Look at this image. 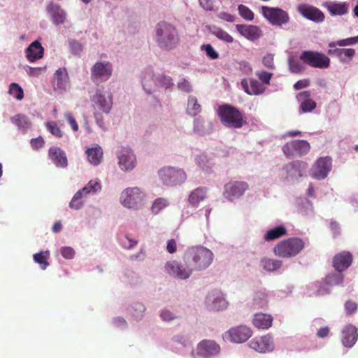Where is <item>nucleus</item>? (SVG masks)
I'll return each mask as SVG.
<instances>
[{
    "label": "nucleus",
    "mask_w": 358,
    "mask_h": 358,
    "mask_svg": "<svg viewBox=\"0 0 358 358\" xmlns=\"http://www.w3.org/2000/svg\"><path fill=\"white\" fill-rule=\"evenodd\" d=\"M211 33L217 38L224 42L232 43L234 41L233 37L221 28L213 27V29L211 30Z\"/></svg>",
    "instance_id": "39"
},
{
    "label": "nucleus",
    "mask_w": 358,
    "mask_h": 358,
    "mask_svg": "<svg viewBox=\"0 0 358 358\" xmlns=\"http://www.w3.org/2000/svg\"><path fill=\"white\" fill-rule=\"evenodd\" d=\"M47 129L55 137L62 138L63 132L57 124L54 121L48 122L45 124Z\"/></svg>",
    "instance_id": "44"
},
{
    "label": "nucleus",
    "mask_w": 358,
    "mask_h": 358,
    "mask_svg": "<svg viewBox=\"0 0 358 358\" xmlns=\"http://www.w3.org/2000/svg\"><path fill=\"white\" fill-rule=\"evenodd\" d=\"M357 309V303L352 300H348L345 303V310L346 314L351 315L354 314Z\"/></svg>",
    "instance_id": "51"
},
{
    "label": "nucleus",
    "mask_w": 358,
    "mask_h": 358,
    "mask_svg": "<svg viewBox=\"0 0 358 358\" xmlns=\"http://www.w3.org/2000/svg\"><path fill=\"white\" fill-rule=\"evenodd\" d=\"M250 347L259 352H271L273 350V343L271 337L268 335L252 339Z\"/></svg>",
    "instance_id": "19"
},
{
    "label": "nucleus",
    "mask_w": 358,
    "mask_h": 358,
    "mask_svg": "<svg viewBox=\"0 0 358 358\" xmlns=\"http://www.w3.org/2000/svg\"><path fill=\"white\" fill-rule=\"evenodd\" d=\"M159 176L162 182L169 186L180 185L187 179L186 173L183 169L166 166L161 169Z\"/></svg>",
    "instance_id": "7"
},
{
    "label": "nucleus",
    "mask_w": 358,
    "mask_h": 358,
    "mask_svg": "<svg viewBox=\"0 0 358 358\" xmlns=\"http://www.w3.org/2000/svg\"><path fill=\"white\" fill-rule=\"evenodd\" d=\"M264 66L271 70L275 69L274 56L272 54H266L262 59Z\"/></svg>",
    "instance_id": "49"
},
{
    "label": "nucleus",
    "mask_w": 358,
    "mask_h": 358,
    "mask_svg": "<svg viewBox=\"0 0 358 358\" xmlns=\"http://www.w3.org/2000/svg\"><path fill=\"white\" fill-rule=\"evenodd\" d=\"M273 317L265 313H257L254 316L253 325L257 329H266L272 325Z\"/></svg>",
    "instance_id": "29"
},
{
    "label": "nucleus",
    "mask_w": 358,
    "mask_h": 358,
    "mask_svg": "<svg viewBox=\"0 0 358 358\" xmlns=\"http://www.w3.org/2000/svg\"><path fill=\"white\" fill-rule=\"evenodd\" d=\"M8 93L17 100H22L24 98V92L22 88L17 83H11L9 87Z\"/></svg>",
    "instance_id": "42"
},
{
    "label": "nucleus",
    "mask_w": 358,
    "mask_h": 358,
    "mask_svg": "<svg viewBox=\"0 0 358 358\" xmlns=\"http://www.w3.org/2000/svg\"><path fill=\"white\" fill-rule=\"evenodd\" d=\"M92 101L96 107L105 113H108L113 106V96L111 94L107 96L102 94L100 91H96L92 98Z\"/></svg>",
    "instance_id": "21"
},
{
    "label": "nucleus",
    "mask_w": 358,
    "mask_h": 358,
    "mask_svg": "<svg viewBox=\"0 0 358 358\" xmlns=\"http://www.w3.org/2000/svg\"><path fill=\"white\" fill-rule=\"evenodd\" d=\"M122 244L124 248L130 250L137 244V241L129 238L127 236H126L125 241H122Z\"/></svg>",
    "instance_id": "62"
},
{
    "label": "nucleus",
    "mask_w": 358,
    "mask_h": 358,
    "mask_svg": "<svg viewBox=\"0 0 358 358\" xmlns=\"http://www.w3.org/2000/svg\"><path fill=\"white\" fill-rule=\"evenodd\" d=\"M213 252L203 246L189 248L183 255V260L192 265L193 270H203L212 263Z\"/></svg>",
    "instance_id": "2"
},
{
    "label": "nucleus",
    "mask_w": 358,
    "mask_h": 358,
    "mask_svg": "<svg viewBox=\"0 0 358 358\" xmlns=\"http://www.w3.org/2000/svg\"><path fill=\"white\" fill-rule=\"evenodd\" d=\"M201 49L205 51L206 55L211 59H216L219 57L218 53L210 44L203 45Z\"/></svg>",
    "instance_id": "48"
},
{
    "label": "nucleus",
    "mask_w": 358,
    "mask_h": 358,
    "mask_svg": "<svg viewBox=\"0 0 358 358\" xmlns=\"http://www.w3.org/2000/svg\"><path fill=\"white\" fill-rule=\"evenodd\" d=\"M239 69L246 75L252 73V69L250 64L245 61L241 62L239 63Z\"/></svg>",
    "instance_id": "58"
},
{
    "label": "nucleus",
    "mask_w": 358,
    "mask_h": 358,
    "mask_svg": "<svg viewBox=\"0 0 358 358\" xmlns=\"http://www.w3.org/2000/svg\"><path fill=\"white\" fill-rule=\"evenodd\" d=\"M261 265L266 271H274L281 266V262L268 258H264L261 261Z\"/></svg>",
    "instance_id": "37"
},
{
    "label": "nucleus",
    "mask_w": 358,
    "mask_h": 358,
    "mask_svg": "<svg viewBox=\"0 0 358 358\" xmlns=\"http://www.w3.org/2000/svg\"><path fill=\"white\" fill-rule=\"evenodd\" d=\"M197 353L205 358L216 355L220 352V348L215 341L210 340H203L196 348Z\"/></svg>",
    "instance_id": "15"
},
{
    "label": "nucleus",
    "mask_w": 358,
    "mask_h": 358,
    "mask_svg": "<svg viewBox=\"0 0 358 358\" xmlns=\"http://www.w3.org/2000/svg\"><path fill=\"white\" fill-rule=\"evenodd\" d=\"M267 303L266 295L264 292H257L253 297L254 308H264Z\"/></svg>",
    "instance_id": "43"
},
{
    "label": "nucleus",
    "mask_w": 358,
    "mask_h": 358,
    "mask_svg": "<svg viewBox=\"0 0 358 358\" xmlns=\"http://www.w3.org/2000/svg\"><path fill=\"white\" fill-rule=\"evenodd\" d=\"M178 87L179 90L185 92H190L192 91V86L190 83L185 78L182 79L178 83Z\"/></svg>",
    "instance_id": "55"
},
{
    "label": "nucleus",
    "mask_w": 358,
    "mask_h": 358,
    "mask_svg": "<svg viewBox=\"0 0 358 358\" xmlns=\"http://www.w3.org/2000/svg\"><path fill=\"white\" fill-rule=\"evenodd\" d=\"M11 120L20 129L23 131L27 130L31 126V122L24 115H16L11 118Z\"/></svg>",
    "instance_id": "36"
},
{
    "label": "nucleus",
    "mask_w": 358,
    "mask_h": 358,
    "mask_svg": "<svg viewBox=\"0 0 358 358\" xmlns=\"http://www.w3.org/2000/svg\"><path fill=\"white\" fill-rule=\"evenodd\" d=\"M231 341L234 343H243L252 336V330L244 325L231 328L227 332Z\"/></svg>",
    "instance_id": "18"
},
{
    "label": "nucleus",
    "mask_w": 358,
    "mask_h": 358,
    "mask_svg": "<svg viewBox=\"0 0 358 358\" xmlns=\"http://www.w3.org/2000/svg\"><path fill=\"white\" fill-rule=\"evenodd\" d=\"M237 31L246 38L253 41L261 35L259 28L255 25L236 24Z\"/></svg>",
    "instance_id": "26"
},
{
    "label": "nucleus",
    "mask_w": 358,
    "mask_h": 358,
    "mask_svg": "<svg viewBox=\"0 0 358 358\" xmlns=\"http://www.w3.org/2000/svg\"><path fill=\"white\" fill-rule=\"evenodd\" d=\"M310 149L309 143L304 140L292 141L282 147L283 153L287 157L304 155L310 151Z\"/></svg>",
    "instance_id": "12"
},
{
    "label": "nucleus",
    "mask_w": 358,
    "mask_h": 358,
    "mask_svg": "<svg viewBox=\"0 0 358 358\" xmlns=\"http://www.w3.org/2000/svg\"><path fill=\"white\" fill-rule=\"evenodd\" d=\"M56 87L59 90H65L69 83V78L65 68H60L55 72Z\"/></svg>",
    "instance_id": "30"
},
{
    "label": "nucleus",
    "mask_w": 358,
    "mask_h": 358,
    "mask_svg": "<svg viewBox=\"0 0 358 358\" xmlns=\"http://www.w3.org/2000/svg\"><path fill=\"white\" fill-rule=\"evenodd\" d=\"M302 62L313 68L327 69L330 66V59L317 51L304 50L300 55Z\"/></svg>",
    "instance_id": "8"
},
{
    "label": "nucleus",
    "mask_w": 358,
    "mask_h": 358,
    "mask_svg": "<svg viewBox=\"0 0 358 358\" xmlns=\"http://www.w3.org/2000/svg\"><path fill=\"white\" fill-rule=\"evenodd\" d=\"M65 117L69 124L71 126L72 129L74 131H77L78 130V124L74 117L71 113H66Z\"/></svg>",
    "instance_id": "59"
},
{
    "label": "nucleus",
    "mask_w": 358,
    "mask_h": 358,
    "mask_svg": "<svg viewBox=\"0 0 358 358\" xmlns=\"http://www.w3.org/2000/svg\"><path fill=\"white\" fill-rule=\"evenodd\" d=\"M166 250L171 254H173V253L176 252V250H177V244H176V241L174 239H171V240H169L168 241L167 246H166Z\"/></svg>",
    "instance_id": "63"
},
{
    "label": "nucleus",
    "mask_w": 358,
    "mask_h": 358,
    "mask_svg": "<svg viewBox=\"0 0 358 358\" xmlns=\"http://www.w3.org/2000/svg\"><path fill=\"white\" fill-rule=\"evenodd\" d=\"M358 338L357 329L352 325L348 324L344 327L342 331V343L346 348L352 347L357 342Z\"/></svg>",
    "instance_id": "24"
},
{
    "label": "nucleus",
    "mask_w": 358,
    "mask_h": 358,
    "mask_svg": "<svg viewBox=\"0 0 358 358\" xmlns=\"http://www.w3.org/2000/svg\"><path fill=\"white\" fill-rule=\"evenodd\" d=\"M331 169V159L329 157H320L310 169L313 178L321 180L325 178Z\"/></svg>",
    "instance_id": "13"
},
{
    "label": "nucleus",
    "mask_w": 358,
    "mask_h": 358,
    "mask_svg": "<svg viewBox=\"0 0 358 358\" xmlns=\"http://www.w3.org/2000/svg\"><path fill=\"white\" fill-rule=\"evenodd\" d=\"M169 202L166 199H156L151 206V211L154 214H158L162 209L168 206Z\"/></svg>",
    "instance_id": "41"
},
{
    "label": "nucleus",
    "mask_w": 358,
    "mask_h": 358,
    "mask_svg": "<svg viewBox=\"0 0 358 358\" xmlns=\"http://www.w3.org/2000/svg\"><path fill=\"white\" fill-rule=\"evenodd\" d=\"M86 154L89 162L94 166L99 164L103 158V150L99 145L88 148L86 151Z\"/></svg>",
    "instance_id": "31"
},
{
    "label": "nucleus",
    "mask_w": 358,
    "mask_h": 358,
    "mask_svg": "<svg viewBox=\"0 0 358 358\" xmlns=\"http://www.w3.org/2000/svg\"><path fill=\"white\" fill-rule=\"evenodd\" d=\"M196 162L199 164V166L203 170L207 171L210 166L208 165L209 160L206 155H198L196 157Z\"/></svg>",
    "instance_id": "50"
},
{
    "label": "nucleus",
    "mask_w": 358,
    "mask_h": 358,
    "mask_svg": "<svg viewBox=\"0 0 358 358\" xmlns=\"http://www.w3.org/2000/svg\"><path fill=\"white\" fill-rule=\"evenodd\" d=\"M47 11L51 16V19L55 24H59L64 22L66 20L65 13L58 5L50 3L47 6Z\"/></svg>",
    "instance_id": "28"
},
{
    "label": "nucleus",
    "mask_w": 358,
    "mask_h": 358,
    "mask_svg": "<svg viewBox=\"0 0 358 358\" xmlns=\"http://www.w3.org/2000/svg\"><path fill=\"white\" fill-rule=\"evenodd\" d=\"M69 47L71 52L74 55H78L83 50V46L81 43L76 40L69 41Z\"/></svg>",
    "instance_id": "52"
},
{
    "label": "nucleus",
    "mask_w": 358,
    "mask_h": 358,
    "mask_svg": "<svg viewBox=\"0 0 358 358\" xmlns=\"http://www.w3.org/2000/svg\"><path fill=\"white\" fill-rule=\"evenodd\" d=\"M30 144L34 150H38L44 146L45 141L41 136H38L36 138H32L30 141Z\"/></svg>",
    "instance_id": "53"
},
{
    "label": "nucleus",
    "mask_w": 358,
    "mask_h": 358,
    "mask_svg": "<svg viewBox=\"0 0 358 358\" xmlns=\"http://www.w3.org/2000/svg\"><path fill=\"white\" fill-rule=\"evenodd\" d=\"M187 110L189 113L195 116L197 114H199L201 110V108L200 104L198 103L197 99L194 96H190L188 99V103H187Z\"/></svg>",
    "instance_id": "40"
},
{
    "label": "nucleus",
    "mask_w": 358,
    "mask_h": 358,
    "mask_svg": "<svg viewBox=\"0 0 358 358\" xmlns=\"http://www.w3.org/2000/svg\"><path fill=\"white\" fill-rule=\"evenodd\" d=\"M25 53L27 59L34 62L43 57L44 49L38 41H35L27 48Z\"/></svg>",
    "instance_id": "25"
},
{
    "label": "nucleus",
    "mask_w": 358,
    "mask_h": 358,
    "mask_svg": "<svg viewBox=\"0 0 358 358\" xmlns=\"http://www.w3.org/2000/svg\"><path fill=\"white\" fill-rule=\"evenodd\" d=\"M112 74V67L109 62H96L92 69V80H108Z\"/></svg>",
    "instance_id": "17"
},
{
    "label": "nucleus",
    "mask_w": 358,
    "mask_h": 358,
    "mask_svg": "<svg viewBox=\"0 0 358 358\" xmlns=\"http://www.w3.org/2000/svg\"><path fill=\"white\" fill-rule=\"evenodd\" d=\"M302 60L300 57L296 56H291L288 59V67L291 73L294 74H299L305 70V66L302 64Z\"/></svg>",
    "instance_id": "33"
},
{
    "label": "nucleus",
    "mask_w": 358,
    "mask_h": 358,
    "mask_svg": "<svg viewBox=\"0 0 358 358\" xmlns=\"http://www.w3.org/2000/svg\"><path fill=\"white\" fill-rule=\"evenodd\" d=\"M358 43V36L355 37L348 38L345 39L339 40L337 41V45L339 46L350 45Z\"/></svg>",
    "instance_id": "54"
},
{
    "label": "nucleus",
    "mask_w": 358,
    "mask_h": 358,
    "mask_svg": "<svg viewBox=\"0 0 358 358\" xmlns=\"http://www.w3.org/2000/svg\"><path fill=\"white\" fill-rule=\"evenodd\" d=\"M101 189V183L97 180H90L83 189L78 191L72 198L69 207L78 210L82 208L85 197L90 193H96Z\"/></svg>",
    "instance_id": "10"
},
{
    "label": "nucleus",
    "mask_w": 358,
    "mask_h": 358,
    "mask_svg": "<svg viewBox=\"0 0 358 358\" xmlns=\"http://www.w3.org/2000/svg\"><path fill=\"white\" fill-rule=\"evenodd\" d=\"M161 318L162 320L166 322H169L173 320V319L176 318L177 317L175 316L171 311L169 310H163L161 312L160 314Z\"/></svg>",
    "instance_id": "60"
},
{
    "label": "nucleus",
    "mask_w": 358,
    "mask_h": 358,
    "mask_svg": "<svg viewBox=\"0 0 358 358\" xmlns=\"http://www.w3.org/2000/svg\"><path fill=\"white\" fill-rule=\"evenodd\" d=\"M62 255L66 259H72L75 255L73 248L70 247H64L61 249Z\"/></svg>",
    "instance_id": "57"
},
{
    "label": "nucleus",
    "mask_w": 358,
    "mask_h": 358,
    "mask_svg": "<svg viewBox=\"0 0 358 358\" xmlns=\"http://www.w3.org/2000/svg\"><path fill=\"white\" fill-rule=\"evenodd\" d=\"M217 112L221 122L227 127L240 129L247 123L243 113L231 105H220Z\"/></svg>",
    "instance_id": "3"
},
{
    "label": "nucleus",
    "mask_w": 358,
    "mask_h": 358,
    "mask_svg": "<svg viewBox=\"0 0 358 358\" xmlns=\"http://www.w3.org/2000/svg\"><path fill=\"white\" fill-rule=\"evenodd\" d=\"M310 85V80L308 79H302L298 80L294 85V88L296 90L306 88Z\"/></svg>",
    "instance_id": "61"
},
{
    "label": "nucleus",
    "mask_w": 358,
    "mask_h": 358,
    "mask_svg": "<svg viewBox=\"0 0 358 358\" xmlns=\"http://www.w3.org/2000/svg\"><path fill=\"white\" fill-rule=\"evenodd\" d=\"M145 194L138 187H128L120 195V202L126 208H138L142 206Z\"/></svg>",
    "instance_id": "6"
},
{
    "label": "nucleus",
    "mask_w": 358,
    "mask_h": 358,
    "mask_svg": "<svg viewBox=\"0 0 358 358\" xmlns=\"http://www.w3.org/2000/svg\"><path fill=\"white\" fill-rule=\"evenodd\" d=\"M227 303L224 299L217 297L213 301V308L216 310L223 309L227 307Z\"/></svg>",
    "instance_id": "56"
},
{
    "label": "nucleus",
    "mask_w": 358,
    "mask_h": 358,
    "mask_svg": "<svg viewBox=\"0 0 358 358\" xmlns=\"http://www.w3.org/2000/svg\"><path fill=\"white\" fill-rule=\"evenodd\" d=\"M238 10L240 15L245 20L252 21L254 19V13L248 6L241 4Z\"/></svg>",
    "instance_id": "45"
},
{
    "label": "nucleus",
    "mask_w": 358,
    "mask_h": 358,
    "mask_svg": "<svg viewBox=\"0 0 358 358\" xmlns=\"http://www.w3.org/2000/svg\"><path fill=\"white\" fill-rule=\"evenodd\" d=\"M178 263L176 261H171L166 264L165 270L169 275L178 278L185 280L189 278L193 271L192 265L185 262Z\"/></svg>",
    "instance_id": "11"
},
{
    "label": "nucleus",
    "mask_w": 358,
    "mask_h": 358,
    "mask_svg": "<svg viewBox=\"0 0 358 358\" xmlns=\"http://www.w3.org/2000/svg\"><path fill=\"white\" fill-rule=\"evenodd\" d=\"M286 234V229L282 226H279L274 229L268 230L264 236V240L266 241H273L282 236H285Z\"/></svg>",
    "instance_id": "34"
},
{
    "label": "nucleus",
    "mask_w": 358,
    "mask_h": 358,
    "mask_svg": "<svg viewBox=\"0 0 358 358\" xmlns=\"http://www.w3.org/2000/svg\"><path fill=\"white\" fill-rule=\"evenodd\" d=\"M298 10L306 18L314 22H322L324 19V13L317 8L306 4H301Z\"/></svg>",
    "instance_id": "20"
},
{
    "label": "nucleus",
    "mask_w": 358,
    "mask_h": 358,
    "mask_svg": "<svg viewBox=\"0 0 358 358\" xmlns=\"http://www.w3.org/2000/svg\"><path fill=\"white\" fill-rule=\"evenodd\" d=\"M241 84L244 91L250 95L261 94L266 90L264 85L255 79L248 80L244 78L241 80Z\"/></svg>",
    "instance_id": "23"
},
{
    "label": "nucleus",
    "mask_w": 358,
    "mask_h": 358,
    "mask_svg": "<svg viewBox=\"0 0 358 358\" xmlns=\"http://www.w3.org/2000/svg\"><path fill=\"white\" fill-rule=\"evenodd\" d=\"M327 9L332 15H341L347 13L348 6L345 3H329Z\"/></svg>",
    "instance_id": "35"
},
{
    "label": "nucleus",
    "mask_w": 358,
    "mask_h": 358,
    "mask_svg": "<svg viewBox=\"0 0 358 358\" xmlns=\"http://www.w3.org/2000/svg\"><path fill=\"white\" fill-rule=\"evenodd\" d=\"M48 157L57 167L64 168L68 165L65 152L57 146H52L48 150Z\"/></svg>",
    "instance_id": "22"
},
{
    "label": "nucleus",
    "mask_w": 358,
    "mask_h": 358,
    "mask_svg": "<svg viewBox=\"0 0 358 358\" xmlns=\"http://www.w3.org/2000/svg\"><path fill=\"white\" fill-rule=\"evenodd\" d=\"M119 165L124 171H130L135 166L136 157L131 149L123 148L118 155Z\"/></svg>",
    "instance_id": "16"
},
{
    "label": "nucleus",
    "mask_w": 358,
    "mask_h": 358,
    "mask_svg": "<svg viewBox=\"0 0 358 358\" xmlns=\"http://www.w3.org/2000/svg\"><path fill=\"white\" fill-rule=\"evenodd\" d=\"M94 117H95L96 124L101 128L105 129H106V125H105V122H104V120H103V117L101 115V114H100L99 113L96 112V113H94Z\"/></svg>",
    "instance_id": "64"
},
{
    "label": "nucleus",
    "mask_w": 358,
    "mask_h": 358,
    "mask_svg": "<svg viewBox=\"0 0 358 358\" xmlns=\"http://www.w3.org/2000/svg\"><path fill=\"white\" fill-rule=\"evenodd\" d=\"M304 248V242L299 238H289L279 242L274 248L275 255L289 258L298 255Z\"/></svg>",
    "instance_id": "5"
},
{
    "label": "nucleus",
    "mask_w": 358,
    "mask_h": 358,
    "mask_svg": "<svg viewBox=\"0 0 358 358\" xmlns=\"http://www.w3.org/2000/svg\"><path fill=\"white\" fill-rule=\"evenodd\" d=\"M155 81L158 83V85L165 88H169L173 85L172 78L164 74L158 76Z\"/></svg>",
    "instance_id": "46"
},
{
    "label": "nucleus",
    "mask_w": 358,
    "mask_h": 358,
    "mask_svg": "<svg viewBox=\"0 0 358 358\" xmlns=\"http://www.w3.org/2000/svg\"><path fill=\"white\" fill-rule=\"evenodd\" d=\"M262 13L263 16L274 26L281 27L286 24L289 21L288 13L280 8L263 6L262 7Z\"/></svg>",
    "instance_id": "9"
},
{
    "label": "nucleus",
    "mask_w": 358,
    "mask_h": 358,
    "mask_svg": "<svg viewBox=\"0 0 358 358\" xmlns=\"http://www.w3.org/2000/svg\"><path fill=\"white\" fill-rule=\"evenodd\" d=\"M156 36L158 45L165 50H172L176 48L180 41L176 27L165 21L160 22L157 24Z\"/></svg>",
    "instance_id": "1"
},
{
    "label": "nucleus",
    "mask_w": 358,
    "mask_h": 358,
    "mask_svg": "<svg viewBox=\"0 0 358 358\" xmlns=\"http://www.w3.org/2000/svg\"><path fill=\"white\" fill-rule=\"evenodd\" d=\"M48 256L49 252L48 251L45 252H41L34 254L33 258L34 262L38 264L42 269L45 270L49 266V263L48 262Z\"/></svg>",
    "instance_id": "38"
},
{
    "label": "nucleus",
    "mask_w": 358,
    "mask_h": 358,
    "mask_svg": "<svg viewBox=\"0 0 358 358\" xmlns=\"http://www.w3.org/2000/svg\"><path fill=\"white\" fill-rule=\"evenodd\" d=\"M248 187V184L245 182L229 181L224 185L223 195L226 199L232 201L241 197Z\"/></svg>",
    "instance_id": "14"
},
{
    "label": "nucleus",
    "mask_w": 358,
    "mask_h": 358,
    "mask_svg": "<svg viewBox=\"0 0 358 358\" xmlns=\"http://www.w3.org/2000/svg\"><path fill=\"white\" fill-rule=\"evenodd\" d=\"M352 255L349 252H342L334 256L333 259V266L338 272L329 275L326 280L330 285H338L343 282L342 271L347 269L352 264Z\"/></svg>",
    "instance_id": "4"
},
{
    "label": "nucleus",
    "mask_w": 358,
    "mask_h": 358,
    "mask_svg": "<svg viewBox=\"0 0 358 358\" xmlns=\"http://www.w3.org/2000/svg\"><path fill=\"white\" fill-rule=\"evenodd\" d=\"M297 99L301 102L300 108L303 113L311 112L316 108V103L310 98L309 91H303L297 94Z\"/></svg>",
    "instance_id": "27"
},
{
    "label": "nucleus",
    "mask_w": 358,
    "mask_h": 358,
    "mask_svg": "<svg viewBox=\"0 0 358 358\" xmlns=\"http://www.w3.org/2000/svg\"><path fill=\"white\" fill-rule=\"evenodd\" d=\"M206 197V188L198 187L194 189L189 195L188 201L193 206H196Z\"/></svg>",
    "instance_id": "32"
},
{
    "label": "nucleus",
    "mask_w": 358,
    "mask_h": 358,
    "mask_svg": "<svg viewBox=\"0 0 358 358\" xmlns=\"http://www.w3.org/2000/svg\"><path fill=\"white\" fill-rule=\"evenodd\" d=\"M256 76L262 81V84L270 85V80L273 76V73L267 72L264 70L257 71Z\"/></svg>",
    "instance_id": "47"
}]
</instances>
